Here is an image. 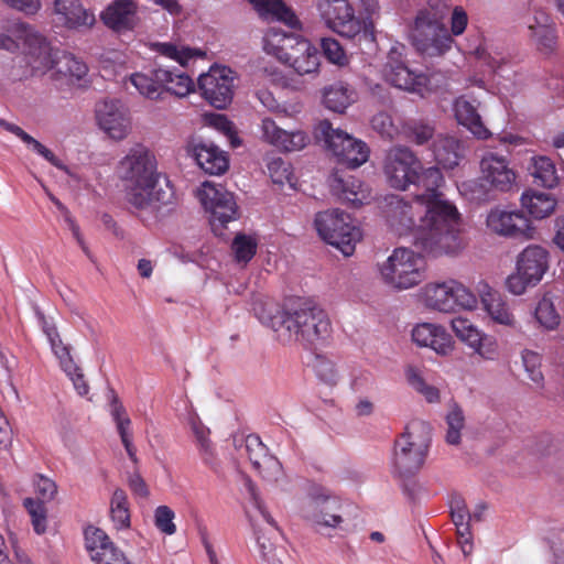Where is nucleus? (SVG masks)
<instances>
[{"instance_id":"obj_1","label":"nucleus","mask_w":564,"mask_h":564,"mask_svg":"<svg viewBox=\"0 0 564 564\" xmlns=\"http://www.w3.org/2000/svg\"><path fill=\"white\" fill-rule=\"evenodd\" d=\"M386 202L390 228L399 236L411 235L426 254L455 257L466 248L460 214L438 188L424 189L411 199L391 195Z\"/></svg>"},{"instance_id":"obj_2","label":"nucleus","mask_w":564,"mask_h":564,"mask_svg":"<svg viewBox=\"0 0 564 564\" xmlns=\"http://www.w3.org/2000/svg\"><path fill=\"white\" fill-rule=\"evenodd\" d=\"M253 310L258 319L272 328L282 343L316 344L332 334L327 313L308 300H292L283 307L270 300L261 301Z\"/></svg>"},{"instance_id":"obj_3","label":"nucleus","mask_w":564,"mask_h":564,"mask_svg":"<svg viewBox=\"0 0 564 564\" xmlns=\"http://www.w3.org/2000/svg\"><path fill=\"white\" fill-rule=\"evenodd\" d=\"M118 174L124 182L127 198L138 209L159 214L173 204L172 188L159 184L155 159L142 144L131 147L119 162Z\"/></svg>"},{"instance_id":"obj_4","label":"nucleus","mask_w":564,"mask_h":564,"mask_svg":"<svg viewBox=\"0 0 564 564\" xmlns=\"http://www.w3.org/2000/svg\"><path fill=\"white\" fill-rule=\"evenodd\" d=\"M383 173L388 184L399 191H405L411 184L422 189H435L444 183L437 167L423 169L413 151L403 145H394L388 150Z\"/></svg>"},{"instance_id":"obj_5","label":"nucleus","mask_w":564,"mask_h":564,"mask_svg":"<svg viewBox=\"0 0 564 564\" xmlns=\"http://www.w3.org/2000/svg\"><path fill=\"white\" fill-rule=\"evenodd\" d=\"M263 48L300 76L316 75L319 72L318 48L300 34L271 28L263 37Z\"/></svg>"},{"instance_id":"obj_6","label":"nucleus","mask_w":564,"mask_h":564,"mask_svg":"<svg viewBox=\"0 0 564 564\" xmlns=\"http://www.w3.org/2000/svg\"><path fill=\"white\" fill-rule=\"evenodd\" d=\"M448 9L445 2L438 6L437 0H429V8L417 12L410 39L422 55L442 56L452 48L454 40L444 24Z\"/></svg>"},{"instance_id":"obj_7","label":"nucleus","mask_w":564,"mask_h":564,"mask_svg":"<svg viewBox=\"0 0 564 564\" xmlns=\"http://www.w3.org/2000/svg\"><path fill=\"white\" fill-rule=\"evenodd\" d=\"M430 442V425L421 420L411 421L394 442L393 474L400 478L415 475L424 465Z\"/></svg>"},{"instance_id":"obj_8","label":"nucleus","mask_w":564,"mask_h":564,"mask_svg":"<svg viewBox=\"0 0 564 564\" xmlns=\"http://www.w3.org/2000/svg\"><path fill=\"white\" fill-rule=\"evenodd\" d=\"M314 3L321 20L333 32L346 39L359 36L376 41L375 22L357 17L349 0H315Z\"/></svg>"},{"instance_id":"obj_9","label":"nucleus","mask_w":564,"mask_h":564,"mask_svg":"<svg viewBox=\"0 0 564 564\" xmlns=\"http://www.w3.org/2000/svg\"><path fill=\"white\" fill-rule=\"evenodd\" d=\"M420 301L426 308L440 313L471 312L478 306L477 295L455 279L426 283L420 290Z\"/></svg>"},{"instance_id":"obj_10","label":"nucleus","mask_w":564,"mask_h":564,"mask_svg":"<svg viewBox=\"0 0 564 564\" xmlns=\"http://www.w3.org/2000/svg\"><path fill=\"white\" fill-rule=\"evenodd\" d=\"M382 281L392 289L408 290L425 279V262L408 248H397L380 265Z\"/></svg>"},{"instance_id":"obj_11","label":"nucleus","mask_w":564,"mask_h":564,"mask_svg":"<svg viewBox=\"0 0 564 564\" xmlns=\"http://www.w3.org/2000/svg\"><path fill=\"white\" fill-rule=\"evenodd\" d=\"M518 174L510 161L498 153L486 152L479 162L477 189H473L475 197L481 199L496 193H509L517 186Z\"/></svg>"},{"instance_id":"obj_12","label":"nucleus","mask_w":564,"mask_h":564,"mask_svg":"<svg viewBox=\"0 0 564 564\" xmlns=\"http://www.w3.org/2000/svg\"><path fill=\"white\" fill-rule=\"evenodd\" d=\"M315 227L325 242L336 247L346 257L354 253L356 243L361 239V231L351 217L338 209L318 213Z\"/></svg>"},{"instance_id":"obj_13","label":"nucleus","mask_w":564,"mask_h":564,"mask_svg":"<svg viewBox=\"0 0 564 564\" xmlns=\"http://www.w3.org/2000/svg\"><path fill=\"white\" fill-rule=\"evenodd\" d=\"M549 269V252L541 246L531 245L517 257L516 272L507 279V288L514 295L523 294L540 283Z\"/></svg>"},{"instance_id":"obj_14","label":"nucleus","mask_w":564,"mask_h":564,"mask_svg":"<svg viewBox=\"0 0 564 564\" xmlns=\"http://www.w3.org/2000/svg\"><path fill=\"white\" fill-rule=\"evenodd\" d=\"M316 135L325 142L338 161L348 167L356 169L369 158V148L365 142L340 129H334L327 120L317 124Z\"/></svg>"},{"instance_id":"obj_15","label":"nucleus","mask_w":564,"mask_h":564,"mask_svg":"<svg viewBox=\"0 0 564 564\" xmlns=\"http://www.w3.org/2000/svg\"><path fill=\"white\" fill-rule=\"evenodd\" d=\"M196 197L209 214L210 225L217 234V227L224 228L239 216L235 196L221 184L204 182L196 191Z\"/></svg>"},{"instance_id":"obj_16","label":"nucleus","mask_w":564,"mask_h":564,"mask_svg":"<svg viewBox=\"0 0 564 564\" xmlns=\"http://www.w3.org/2000/svg\"><path fill=\"white\" fill-rule=\"evenodd\" d=\"M51 15L55 28L68 32L85 34L97 23L95 11L80 0H53Z\"/></svg>"},{"instance_id":"obj_17","label":"nucleus","mask_w":564,"mask_h":564,"mask_svg":"<svg viewBox=\"0 0 564 564\" xmlns=\"http://www.w3.org/2000/svg\"><path fill=\"white\" fill-rule=\"evenodd\" d=\"M403 46H393L383 66V77L392 86L423 95L427 87V76L411 69L403 58Z\"/></svg>"},{"instance_id":"obj_18","label":"nucleus","mask_w":564,"mask_h":564,"mask_svg":"<svg viewBox=\"0 0 564 564\" xmlns=\"http://www.w3.org/2000/svg\"><path fill=\"white\" fill-rule=\"evenodd\" d=\"M97 127L111 140L122 141L132 130L129 109L118 99H105L96 104Z\"/></svg>"},{"instance_id":"obj_19","label":"nucleus","mask_w":564,"mask_h":564,"mask_svg":"<svg viewBox=\"0 0 564 564\" xmlns=\"http://www.w3.org/2000/svg\"><path fill=\"white\" fill-rule=\"evenodd\" d=\"M235 72L227 66L215 65L198 77L202 96L214 107L225 108L234 97Z\"/></svg>"},{"instance_id":"obj_20","label":"nucleus","mask_w":564,"mask_h":564,"mask_svg":"<svg viewBox=\"0 0 564 564\" xmlns=\"http://www.w3.org/2000/svg\"><path fill=\"white\" fill-rule=\"evenodd\" d=\"M260 140L283 153L304 150L311 143L308 132L302 129L285 130L271 117H262L259 124Z\"/></svg>"},{"instance_id":"obj_21","label":"nucleus","mask_w":564,"mask_h":564,"mask_svg":"<svg viewBox=\"0 0 564 564\" xmlns=\"http://www.w3.org/2000/svg\"><path fill=\"white\" fill-rule=\"evenodd\" d=\"M41 54L46 61L44 69L53 70L52 77L56 82L69 86H82L86 83L88 66L80 58L65 52L56 54L54 58H52L50 50L46 46L41 47Z\"/></svg>"},{"instance_id":"obj_22","label":"nucleus","mask_w":564,"mask_h":564,"mask_svg":"<svg viewBox=\"0 0 564 564\" xmlns=\"http://www.w3.org/2000/svg\"><path fill=\"white\" fill-rule=\"evenodd\" d=\"M413 343L421 348H429L437 356L449 357L456 348V343L446 327L437 323H419L411 332Z\"/></svg>"},{"instance_id":"obj_23","label":"nucleus","mask_w":564,"mask_h":564,"mask_svg":"<svg viewBox=\"0 0 564 564\" xmlns=\"http://www.w3.org/2000/svg\"><path fill=\"white\" fill-rule=\"evenodd\" d=\"M340 500L332 496L327 490L321 489L314 496V508L312 513L305 514V518L319 532L341 529L344 518L340 513Z\"/></svg>"},{"instance_id":"obj_24","label":"nucleus","mask_w":564,"mask_h":564,"mask_svg":"<svg viewBox=\"0 0 564 564\" xmlns=\"http://www.w3.org/2000/svg\"><path fill=\"white\" fill-rule=\"evenodd\" d=\"M490 231L505 237H531L530 220L517 210L495 208L489 212L486 219Z\"/></svg>"},{"instance_id":"obj_25","label":"nucleus","mask_w":564,"mask_h":564,"mask_svg":"<svg viewBox=\"0 0 564 564\" xmlns=\"http://www.w3.org/2000/svg\"><path fill=\"white\" fill-rule=\"evenodd\" d=\"M477 292L484 311L490 319L499 325L514 327L516 317L505 297L487 282H479Z\"/></svg>"},{"instance_id":"obj_26","label":"nucleus","mask_w":564,"mask_h":564,"mask_svg":"<svg viewBox=\"0 0 564 564\" xmlns=\"http://www.w3.org/2000/svg\"><path fill=\"white\" fill-rule=\"evenodd\" d=\"M479 101L470 99L463 95L457 97L453 102V112L458 124L465 127L475 138L487 140L491 137V132L484 124L478 112Z\"/></svg>"},{"instance_id":"obj_27","label":"nucleus","mask_w":564,"mask_h":564,"mask_svg":"<svg viewBox=\"0 0 564 564\" xmlns=\"http://www.w3.org/2000/svg\"><path fill=\"white\" fill-rule=\"evenodd\" d=\"M246 453L252 467L265 479L276 480L281 473L279 460L268 454L265 445L258 436L246 438Z\"/></svg>"},{"instance_id":"obj_28","label":"nucleus","mask_w":564,"mask_h":564,"mask_svg":"<svg viewBox=\"0 0 564 564\" xmlns=\"http://www.w3.org/2000/svg\"><path fill=\"white\" fill-rule=\"evenodd\" d=\"M100 19L113 31L132 30L137 23V6L132 0H115L100 13Z\"/></svg>"},{"instance_id":"obj_29","label":"nucleus","mask_w":564,"mask_h":564,"mask_svg":"<svg viewBox=\"0 0 564 564\" xmlns=\"http://www.w3.org/2000/svg\"><path fill=\"white\" fill-rule=\"evenodd\" d=\"M329 186L339 199L352 206H360L370 198L369 188L352 175L343 176L335 173L329 178Z\"/></svg>"},{"instance_id":"obj_30","label":"nucleus","mask_w":564,"mask_h":564,"mask_svg":"<svg viewBox=\"0 0 564 564\" xmlns=\"http://www.w3.org/2000/svg\"><path fill=\"white\" fill-rule=\"evenodd\" d=\"M530 36L535 41L541 51L551 52L556 44V33L552 20L544 10H536L525 21Z\"/></svg>"},{"instance_id":"obj_31","label":"nucleus","mask_w":564,"mask_h":564,"mask_svg":"<svg viewBox=\"0 0 564 564\" xmlns=\"http://www.w3.org/2000/svg\"><path fill=\"white\" fill-rule=\"evenodd\" d=\"M192 156L206 173L219 175L227 171L229 161L224 151L212 143L195 144Z\"/></svg>"},{"instance_id":"obj_32","label":"nucleus","mask_w":564,"mask_h":564,"mask_svg":"<svg viewBox=\"0 0 564 564\" xmlns=\"http://www.w3.org/2000/svg\"><path fill=\"white\" fill-rule=\"evenodd\" d=\"M258 14L268 21L283 22L290 28H300V20L282 0H249Z\"/></svg>"},{"instance_id":"obj_33","label":"nucleus","mask_w":564,"mask_h":564,"mask_svg":"<svg viewBox=\"0 0 564 564\" xmlns=\"http://www.w3.org/2000/svg\"><path fill=\"white\" fill-rule=\"evenodd\" d=\"M433 153L440 165L452 170L464 156L463 143L453 135L440 134L433 142Z\"/></svg>"},{"instance_id":"obj_34","label":"nucleus","mask_w":564,"mask_h":564,"mask_svg":"<svg viewBox=\"0 0 564 564\" xmlns=\"http://www.w3.org/2000/svg\"><path fill=\"white\" fill-rule=\"evenodd\" d=\"M167 74L164 68H156L150 73H134L129 82L137 91L151 100H160L163 97V84Z\"/></svg>"},{"instance_id":"obj_35","label":"nucleus","mask_w":564,"mask_h":564,"mask_svg":"<svg viewBox=\"0 0 564 564\" xmlns=\"http://www.w3.org/2000/svg\"><path fill=\"white\" fill-rule=\"evenodd\" d=\"M110 414L116 423L117 431L120 435L121 442L127 451L129 458L132 462H137V451L133 446L132 433L130 431L131 421L127 415L126 409L113 393L110 403Z\"/></svg>"},{"instance_id":"obj_36","label":"nucleus","mask_w":564,"mask_h":564,"mask_svg":"<svg viewBox=\"0 0 564 564\" xmlns=\"http://www.w3.org/2000/svg\"><path fill=\"white\" fill-rule=\"evenodd\" d=\"M355 99V90L344 83L332 84L323 90L324 106L335 112H344Z\"/></svg>"},{"instance_id":"obj_37","label":"nucleus","mask_w":564,"mask_h":564,"mask_svg":"<svg viewBox=\"0 0 564 564\" xmlns=\"http://www.w3.org/2000/svg\"><path fill=\"white\" fill-rule=\"evenodd\" d=\"M521 204L532 217L542 219L554 212L556 199L550 193L532 191L521 196Z\"/></svg>"},{"instance_id":"obj_38","label":"nucleus","mask_w":564,"mask_h":564,"mask_svg":"<svg viewBox=\"0 0 564 564\" xmlns=\"http://www.w3.org/2000/svg\"><path fill=\"white\" fill-rule=\"evenodd\" d=\"M152 47L158 54L175 61L182 66H186L188 62L194 58H202L205 56V52L199 48H192L173 42H158L154 43Z\"/></svg>"},{"instance_id":"obj_39","label":"nucleus","mask_w":564,"mask_h":564,"mask_svg":"<svg viewBox=\"0 0 564 564\" xmlns=\"http://www.w3.org/2000/svg\"><path fill=\"white\" fill-rule=\"evenodd\" d=\"M110 520L117 530H127L131 525L130 503L126 491L117 488L110 498Z\"/></svg>"},{"instance_id":"obj_40","label":"nucleus","mask_w":564,"mask_h":564,"mask_svg":"<svg viewBox=\"0 0 564 564\" xmlns=\"http://www.w3.org/2000/svg\"><path fill=\"white\" fill-rule=\"evenodd\" d=\"M0 127H2L8 132L17 135L23 143H25L29 148H31L34 152L43 156L46 161H48L52 165L64 170L65 166L62 161L46 147H44L41 142L35 140L32 135L26 133L21 127L8 122L3 119H0Z\"/></svg>"},{"instance_id":"obj_41","label":"nucleus","mask_w":564,"mask_h":564,"mask_svg":"<svg viewBox=\"0 0 564 564\" xmlns=\"http://www.w3.org/2000/svg\"><path fill=\"white\" fill-rule=\"evenodd\" d=\"M530 170L535 183L547 188L558 184L556 167L550 158L543 155L532 158Z\"/></svg>"},{"instance_id":"obj_42","label":"nucleus","mask_w":564,"mask_h":564,"mask_svg":"<svg viewBox=\"0 0 564 564\" xmlns=\"http://www.w3.org/2000/svg\"><path fill=\"white\" fill-rule=\"evenodd\" d=\"M258 242L252 236L238 234L231 242V253L236 263L245 267L257 252Z\"/></svg>"},{"instance_id":"obj_43","label":"nucleus","mask_w":564,"mask_h":564,"mask_svg":"<svg viewBox=\"0 0 564 564\" xmlns=\"http://www.w3.org/2000/svg\"><path fill=\"white\" fill-rule=\"evenodd\" d=\"M167 74L166 80L163 84V94L170 93L177 97H185L194 91V82L185 73H178L165 69Z\"/></svg>"},{"instance_id":"obj_44","label":"nucleus","mask_w":564,"mask_h":564,"mask_svg":"<svg viewBox=\"0 0 564 564\" xmlns=\"http://www.w3.org/2000/svg\"><path fill=\"white\" fill-rule=\"evenodd\" d=\"M451 328L455 336L470 348L485 333L466 317H454L451 321Z\"/></svg>"},{"instance_id":"obj_45","label":"nucleus","mask_w":564,"mask_h":564,"mask_svg":"<svg viewBox=\"0 0 564 564\" xmlns=\"http://www.w3.org/2000/svg\"><path fill=\"white\" fill-rule=\"evenodd\" d=\"M248 492L250 496V507L247 510L248 517L252 523V525L256 528L258 522V516L261 517L269 525H271L274 529H278L276 522L272 518V516L267 510L262 499L260 498L256 486L248 480L247 482Z\"/></svg>"},{"instance_id":"obj_46","label":"nucleus","mask_w":564,"mask_h":564,"mask_svg":"<svg viewBox=\"0 0 564 564\" xmlns=\"http://www.w3.org/2000/svg\"><path fill=\"white\" fill-rule=\"evenodd\" d=\"M405 377L409 384L420 394H422L429 403L440 402V391L436 387L426 383L419 368L408 367Z\"/></svg>"},{"instance_id":"obj_47","label":"nucleus","mask_w":564,"mask_h":564,"mask_svg":"<svg viewBox=\"0 0 564 564\" xmlns=\"http://www.w3.org/2000/svg\"><path fill=\"white\" fill-rule=\"evenodd\" d=\"M535 318L539 324L547 329H555L561 322V316L557 313L554 302L549 295H544L538 303L535 308Z\"/></svg>"},{"instance_id":"obj_48","label":"nucleus","mask_w":564,"mask_h":564,"mask_svg":"<svg viewBox=\"0 0 564 564\" xmlns=\"http://www.w3.org/2000/svg\"><path fill=\"white\" fill-rule=\"evenodd\" d=\"M521 359L529 379L536 388H543L544 376L541 369L542 356L536 351L524 349L521 354Z\"/></svg>"},{"instance_id":"obj_49","label":"nucleus","mask_w":564,"mask_h":564,"mask_svg":"<svg viewBox=\"0 0 564 564\" xmlns=\"http://www.w3.org/2000/svg\"><path fill=\"white\" fill-rule=\"evenodd\" d=\"M268 172L273 183L279 185L289 184L294 187V174L292 165L282 158H273L268 163Z\"/></svg>"},{"instance_id":"obj_50","label":"nucleus","mask_w":564,"mask_h":564,"mask_svg":"<svg viewBox=\"0 0 564 564\" xmlns=\"http://www.w3.org/2000/svg\"><path fill=\"white\" fill-rule=\"evenodd\" d=\"M85 542L91 560H101L99 553H101L106 546L112 544L105 531L95 527H88L85 530Z\"/></svg>"},{"instance_id":"obj_51","label":"nucleus","mask_w":564,"mask_h":564,"mask_svg":"<svg viewBox=\"0 0 564 564\" xmlns=\"http://www.w3.org/2000/svg\"><path fill=\"white\" fill-rule=\"evenodd\" d=\"M470 349L482 360L495 361L500 357L498 340L487 333H484Z\"/></svg>"},{"instance_id":"obj_52","label":"nucleus","mask_w":564,"mask_h":564,"mask_svg":"<svg viewBox=\"0 0 564 564\" xmlns=\"http://www.w3.org/2000/svg\"><path fill=\"white\" fill-rule=\"evenodd\" d=\"M24 507L31 518L33 530L37 534H43L47 527V510L44 503L34 498H26Z\"/></svg>"},{"instance_id":"obj_53","label":"nucleus","mask_w":564,"mask_h":564,"mask_svg":"<svg viewBox=\"0 0 564 564\" xmlns=\"http://www.w3.org/2000/svg\"><path fill=\"white\" fill-rule=\"evenodd\" d=\"M192 430L198 443L202 459L204 460L205 464L214 467L215 456L213 445L208 438L209 430L205 427L202 423L197 422L192 423Z\"/></svg>"},{"instance_id":"obj_54","label":"nucleus","mask_w":564,"mask_h":564,"mask_svg":"<svg viewBox=\"0 0 564 564\" xmlns=\"http://www.w3.org/2000/svg\"><path fill=\"white\" fill-rule=\"evenodd\" d=\"M321 47L329 63L339 67L348 65L349 56L337 40L333 37H324L321 41Z\"/></svg>"},{"instance_id":"obj_55","label":"nucleus","mask_w":564,"mask_h":564,"mask_svg":"<svg viewBox=\"0 0 564 564\" xmlns=\"http://www.w3.org/2000/svg\"><path fill=\"white\" fill-rule=\"evenodd\" d=\"M446 442L451 445L459 444L460 431L465 426V417L462 409H459L457 405L453 406V409L446 415Z\"/></svg>"},{"instance_id":"obj_56","label":"nucleus","mask_w":564,"mask_h":564,"mask_svg":"<svg viewBox=\"0 0 564 564\" xmlns=\"http://www.w3.org/2000/svg\"><path fill=\"white\" fill-rule=\"evenodd\" d=\"M8 31L19 41V47L32 46L41 42L42 37L34 31V29L20 21L12 22L8 25Z\"/></svg>"},{"instance_id":"obj_57","label":"nucleus","mask_w":564,"mask_h":564,"mask_svg":"<svg viewBox=\"0 0 564 564\" xmlns=\"http://www.w3.org/2000/svg\"><path fill=\"white\" fill-rule=\"evenodd\" d=\"M475 56L482 65H486L490 72H497L505 63L502 53L494 50L491 45L484 44L476 48Z\"/></svg>"},{"instance_id":"obj_58","label":"nucleus","mask_w":564,"mask_h":564,"mask_svg":"<svg viewBox=\"0 0 564 564\" xmlns=\"http://www.w3.org/2000/svg\"><path fill=\"white\" fill-rule=\"evenodd\" d=\"M175 513L167 506H159L154 510L153 521L155 528L166 534L172 535L176 532V525L174 523Z\"/></svg>"},{"instance_id":"obj_59","label":"nucleus","mask_w":564,"mask_h":564,"mask_svg":"<svg viewBox=\"0 0 564 564\" xmlns=\"http://www.w3.org/2000/svg\"><path fill=\"white\" fill-rule=\"evenodd\" d=\"M34 491L39 496V501L42 503L52 501L57 494L56 482L47 476L37 474L32 480Z\"/></svg>"},{"instance_id":"obj_60","label":"nucleus","mask_w":564,"mask_h":564,"mask_svg":"<svg viewBox=\"0 0 564 564\" xmlns=\"http://www.w3.org/2000/svg\"><path fill=\"white\" fill-rule=\"evenodd\" d=\"M259 100L270 111L274 112L276 116L282 118H294L296 117L302 107L300 104H293L290 106L286 105H275L270 93L263 91L259 94Z\"/></svg>"},{"instance_id":"obj_61","label":"nucleus","mask_w":564,"mask_h":564,"mask_svg":"<svg viewBox=\"0 0 564 564\" xmlns=\"http://www.w3.org/2000/svg\"><path fill=\"white\" fill-rule=\"evenodd\" d=\"M317 377L327 384L334 386L338 382L339 375L333 361L317 357L314 364Z\"/></svg>"},{"instance_id":"obj_62","label":"nucleus","mask_w":564,"mask_h":564,"mask_svg":"<svg viewBox=\"0 0 564 564\" xmlns=\"http://www.w3.org/2000/svg\"><path fill=\"white\" fill-rule=\"evenodd\" d=\"M451 508L452 520L456 529L466 530V527H469L473 516L466 509L465 502L459 499L454 500Z\"/></svg>"},{"instance_id":"obj_63","label":"nucleus","mask_w":564,"mask_h":564,"mask_svg":"<svg viewBox=\"0 0 564 564\" xmlns=\"http://www.w3.org/2000/svg\"><path fill=\"white\" fill-rule=\"evenodd\" d=\"M468 24V15L463 7H455L452 11L451 15V36H459L462 35Z\"/></svg>"},{"instance_id":"obj_64","label":"nucleus","mask_w":564,"mask_h":564,"mask_svg":"<svg viewBox=\"0 0 564 564\" xmlns=\"http://www.w3.org/2000/svg\"><path fill=\"white\" fill-rule=\"evenodd\" d=\"M101 560H93L96 564H130L123 553L119 551L113 543L106 546L101 553H99Z\"/></svg>"}]
</instances>
